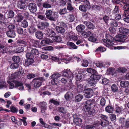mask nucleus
<instances>
[{
  "mask_svg": "<svg viewBox=\"0 0 129 129\" xmlns=\"http://www.w3.org/2000/svg\"><path fill=\"white\" fill-rule=\"evenodd\" d=\"M114 33H106L105 37L106 40L103 39V41L104 42L105 45L110 48H112V46L114 45V43L111 42V40H112L113 38L112 36L114 35Z\"/></svg>",
  "mask_w": 129,
  "mask_h": 129,
  "instance_id": "f257e3e1",
  "label": "nucleus"
},
{
  "mask_svg": "<svg viewBox=\"0 0 129 129\" xmlns=\"http://www.w3.org/2000/svg\"><path fill=\"white\" fill-rule=\"evenodd\" d=\"M78 71H74L72 73L70 71V69H65L61 72L62 75L68 77L69 78V82H70L73 79L74 75L77 74Z\"/></svg>",
  "mask_w": 129,
  "mask_h": 129,
  "instance_id": "f03ea898",
  "label": "nucleus"
},
{
  "mask_svg": "<svg viewBox=\"0 0 129 129\" xmlns=\"http://www.w3.org/2000/svg\"><path fill=\"white\" fill-rule=\"evenodd\" d=\"M61 76V74L58 73H54L50 76L52 79L51 83L53 85H56L58 84L59 81V78Z\"/></svg>",
  "mask_w": 129,
  "mask_h": 129,
  "instance_id": "7ed1b4c3",
  "label": "nucleus"
},
{
  "mask_svg": "<svg viewBox=\"0 0 129 129\" xmlns=\"http://www.w3.org/2000/svg\"><path fill=\"white\" fill-rule=\"evenodd\" d=\"M53 11L51 10H48L46 11L45 15L47 18L50 20L55 21V18L53 16Z\"/></svg>",
  "mask_w": 129,
  "mask_h": 129,
  "instance_id": "20e7f679",
  "label": "nucleus"
},
{
  "mask_svg": "<svg viewBox=\"0 0 129 129\" xmlns=\"http://www.w3.org/2000/svg\"><path fill=\"white\" fill-rule=\"evenodd\" d=\"M13 82L14 84L15 88L17 87L20 90H23L24 89V87L22 83L16 80L13 81Z\"/></svg>",
  "mask_w": 129,
  "mask_h": 129,
  "instance_id": "39448f33",
  "label": "nucleus"
},
{
  "mask_svg": "<svg viewBox=\"0 0 129 129\" xmlns=\"http://www.w3.org/2000/svg\"><path fill=\"white\" fill-rule=\"evenodd\" d=\"M28 7L30 11L32 13H35L37 10V6L34 3H29L28 6Z\"/></svg>",
  "mask_w": 129,
  "mask_h": 129,
  "instance_id": "423d86ee",
  "label": "nucleus"
},
{
  "mask_svg": "<svg viewBox=\"0 0 129 129\" xmlns=\"http://www.w3.org/2000/svg\"><path fill=\"white\" fill-rule=\"evenodd\" d=\"M61 26L63 27L66 28V29L58 26H57L56 27V29L58 32H64L66 31L65 30H67V25L63 22Z\"/></svg>",
  "mask_w": 129,
  "mask_h": 129,
  "instance_id": "0eeeda50",
  "label": "nucleus"
},
{
  "mask_svg": "<svg viewBox=\"0 0 129 129\" xmlns=\"http://www.w3.org/2000/svg\"><path fill=\"white\" fill-rule=\"evenodd\" d=\"M93 95V91L91 89H88L85 91L84 95L85 97L90 98Z\"/></svg>",
  "mask_w": 129,
  "mask_h": 129,
  "instance_id": "6e6552de",
  "label": "nucleus"
},
{
  "mask_svg": "<svg viewBox=\"0 0 129 129\" xmlns=\"http://www.w3.org/2000/svg\"><path fill=\"white\" fill-rule=\"evenodd\" d=\"M47 103L44 102H41L39 103V106L41 108V113H45V110L47 109Z\"/></svg>",
  "mask_w": 129,
  "mask_h": 129,
  "instance_id": "1a4fd4ad",
  "label": "nucleus"
},
{
  "mask_svg": "<svg viewBox=\"0 0 129 129\" xmlns=\"http://www.w3.org/2000/svg\"><path fill=\"white\" fill-rule=\"evenodd\" d=\"M107 73L108 74H111L113 76H116L117 75L116 71L115 72V69L113 68H110L107 70Z\"/></svg>",
  "mask_w": 129,
  "mask_h": 129,
  "instance_id": "9d476101",
  "label": "nucleus"
},
{
  "mask_svg": "<svg viewBox=\"0 0 129 129\" xmlns=\"http://www.w3.org/2000/svg\"><path fill=\"white\" fill-rule=\"evenodd\" d=\"M34 87H40L41 85V81L39 79H35L33 80Z\"/></svg>",
  "mask_w": 129,
  "mask_h": 129,
  "instance_id": "9b49d317",
  "label": "nucleus"
},
{
  "mask_svg": "<svg viewBox=\"0 0 129 129\" xmlns=\"http://www.w3.org/2000/svg\"><path fill=\"white\" fill-rule=\"evenodd\" d=\"M124 12L123 14V16H129V5H124L123 7Z\"/></svg>",
  "mask_w": 129,
  "mask_h": 129,
  "instance_id": "f8f14e48",
  "label": "nucleus"
},
{
  "mask_svg": "<svg viewBox=\"0 0 129 129\" xmlns=\"http://www.w3.org/2000/svg\"><path fill=\"white\" fill-rule=\"evenodd\" d=\"M94 101L93 100H89L86 101L85 103V108H86V107L91 108V106L94 104Z\"/></svg>",
  "mask_w": 129,
  "mask_h": 129,
  "instance_id": "ddd939ff",
  "label": "nucleus"
},
{
  "mask_svg": "<svg viewBox=\"0 0 129 129\" xmlns=\"http://www.w3.org/2000/svg\"><path fill=\"white\" fill-rule=\"evenodd\" d=\"M122 34H119L117 35L116 37L117 38L119 39L117 40V41H123V40L122 39L123 38H126L127 36L125 34H124V33H121Z\"/></svg>",
  "mask_w": 129,
  "mask_h": 129,
  "instance_id": "4468645a",
  "label": "nucleus"
},
{
  "mask_svg": "<svg viewBox=\"0 0 129 129\" xmlns=\"http://www.w3.org/2000/svg\"><path fill=\"white\" fill-rule=\"evenodd\" d=\"M42 7L45 8H51L52 7V5L50 4V1L47 0L43 3Z\"/></svg>",
  "mask_w": 129,
  "mask_h": 129,
  "instance_id": "2eb2a0df",
  "label": "nucleus"
},
{
  "mask_svg": "<svg viewBox=\"0 0 129 129\" xmlns=\"http://www.w3.org/2000/svg\"><path fill=\"white\" fill-rule=\"evenodd\" d=\"M25 3L22 1H18L17 4V7L18 8L20 9H24L25 7Z\"/></svg>",
  "mask_w": 129,
  "mask_h": 129,
  "instance_id": "dca6fc26",
  "label": "nucleus"
},
{
  "mask_svg": "<svg viewBox=\"0 0 129 129\" xmlns=\"http://www.w3.org/2000/svg\"><path fill=\"white\" fill-rule=\"evenodd\" d=\"M50 37H53V39L55 41L57 42H60L61 41V38L59 36H55V34H54L53 33L50 34Z\"/></svg>",
  "mask_w": 129,
  "mask_h": 129,
  "instance_id": "f3484780",
  "label": "nucleus"
},
{
  "mask_svg": "<svg viewBox=\"0 0 129 129\" xmlns=\"http://www.w3.org/2000/svg\"><path fill=\"white\" fill-rule=\"evenodd\" d=\"M85 29V26L83 25H79L77 26L76 30L78 32H86L83 31Z\"/></svg>",
  "mask_w": 129,
  "mask_h": 129,
  "instance_id": "a211bd4d",
  "label": "nucleus"
},
{
  "mask_svg": "<svg viewBox=\"0 0 129 129\" xmlns=\"http://www.w3.org/2000/svg\"><path fill=\"white\" fill-rule=\"evenodd\" d=\"M52 42V40L48 39L43 40L41 42V44L42 46H45L46 44H48Z\"/></svg>",
  "mask_w": 129,
  "mask_h": 129,
  "instance_id": "6ab92c4d",
  "label": "nucleus"
},
{
  "mask_svg": "<svg viewBox=\"0 0 129 129\" xmlns=\"http://www.w3.org/2000/svg\"><path fill=\"white\" fill-rule=\"evenodd\" d=\"M84 24L87 26L88 28L90 29H94L95 27L93 24L92 23L87 21H85L84 22Z\"/></svg>",
  "mask_w": 129,
  "mask_h": 129,
  "instance_id": "aec40b11",
  "label": "nucleus"
},
{
  "mask_svg": "<svg viewBox=\"0 0 129 129\" xmlns=\"http://www.w3.org/2000/svg\"><path fill=\"white\" fill-rule=\"evenodd\" d=\"M89 34V37L88 39L89 41L92 42H95L96 40V39L95 37V35L93 33H90Z\"/></svg>",
  "mask_w": 129,
  "mask_h": 129,
  "instance_id": "412c9836",
  "label": "nucleus"
},
{
  "mask_svg": "<svg viewBox=\"0 0 129 129\" xmlns=\"http://www.w3.org/2000/svg\"><path fill=\"white\" fill-rule=\"evenodd\" d=\"M120 85L122 87H126L129 85V82L127 81H121L120 82Z\"/></svg>",
  "mask_w": 129,
  "mask_h": 129,
  "instance_id": "4be33fe9",
  "label": "nucleus"
},
{
  "mask_svg": "<svg viewBox=\"0 0 129 129\" xmlns=\"http://www.w3.org/2000/svg\"><path fill=\"white\" fill-rule=\"evenodd\" d=\"M86 110L87 111L88 113L90 115L92 116L95 114V111L93 108H91L90 107L86 108Z\"/></svg>",
  "mask_w": 129,
  "mask_h": 129,
  "instance_id": "5701e85b",
  "label": "nucleus"
},
{
  "mask_svg": "<svg viewBox=\"0 0 129 129\" xmlns=\"http://www.w3.org/2000/svg\"><path fill=\"white\" fill-rule=\"evenodd\" d=\"M74 123L77 125H80L82 122L81 119L79 118H75L74 119Z\"/></svg>",
  "mask_w": 129,
  "mask_h": 129,
  "instance_id": "b1692460",
  "label": "nucleus"
},
{
  "mask_svg": "<svg viewBox=\"0 0 129 129\" xmlns=\"http://www.w3.org/2000/svg\"><path fill=\"white\" fill-rule=\"evenodd\" d=\"M61 56L62 57V58L61 59L63 62H65V61L69 62L71 59V57H69L68 55H62Z\"/></svg>",
  "mask_w": 129,
  "mask_h": 129,
  "instance_id": "393cba45",
  "label": "nucleus"
},
{
  "mask_svg": "<svg viewBox=\"0 0 129 129\" xmlns=\"http://www.w3.org/2000/svg\"><path fill=\"white\" fill-rule=\"evenodd\" d=\"M67 45L69 46L71 49H76L77 48V47L73 43L68 42L67 43Z\"/></svg>",
  "mask_w": 129,
  "mask_h": 129,
  "instance_id": "a878e982",
  "label": "nucleus"
},
{
  "mask_svg": "<svg viewBox=\"0 0 129 129\" xmlns=\"http://www.w3.org/2000/svg\"><path fill=\"white\" fill-rule=\"evenodd\" d=\"M127 70V69L124 67H120L117 69L116 71V72H122L124 73Z\"/></svg>",
  "mask_w": 129,
  "mask_h": 129,
  "instance_id": "bb28decb",
  "label": "nucleus"
},
{
  "mask_svg": "<svg viewBox=\"0 0 129 129\" xmlns=\"http://www.w3.org/2000/svg\"><path fill=\"white\" fill-rule=\"evenodd\" d=\"M73 94L70 91H68L66 94L65 95V97L66 100H68L71 99L72 97Z\"/></svg>",
  "mask_w": 129,
  "mask_h": 129,
  "instance_id": "cd10ccee",
  "label": "nucleus"
},
{
  "mask_svg": "<svg viewBox=\"0 0 129 129\" xmlns=\"http://www.w3.org/2000/svg\"><path fill=\"white\" fill-rule=\"evenodd\" d=\"M113 110V108L112 106H108L105 108L106 111L109 113H112Z\"/></svg>",
  "mask_w": 129,
  "mask_h": 129,
  "instance_id": "c85d7f7f",
  "label": "nucleus"
},
{
  "mask_svg": "<svg viewBox=\"0 0 129 129\" xmlns=\"http://www.w3.org/2000/svg\"><path fill=\"white\" fill-rule=\"evenodd\" d=\"M83 97V96L81 94H78L75 97V101L76 102H78L81 101Z\"/></svg>",
  "mask_w": 129,
  "mask_h": 129,
  "instance_id": "c756f323",
  "label": "nucleus"
},
{
  "mask_svg": "<svg viewBox=\"0 0 129 129\" xmlns=\"http://www.w3.org/2000/svg\"><path fill=\"white\" fill-rule=\"evenodd\" d=\"M23 16L20 14H18L15 18L17 22H20L23 19Z\"/></svg>",
  "mask_w": 129,
  "mask_h": 129,
  "instance_id": "7c9ffc66",
  "label": "nucleus"
},
{
  "mask_svg": "<svg viewBox=\"0 0 129 129\" xmlns=\"http://www.w3.org/2000/svg\"><path fill=\"white\" fill-rule=\"evenodd\" d=\"M83 85L79 84H78L77 86V92H80L82 91L83 89Z\"/></svg>",
  "mask_w": 129,
  "mask_h": 129,
  "instance_id": "2f4dec72",
  "label": "nucleus"
},
{
  "mask_svg": "<svg viewBox=\"0 0 129 129\" xmlns=\"http://www.w3.org/2000/svg\"><path fill=\"white\" fill-rule=\"evenodd\" d=\"M37 26L39 29H43L45 28L46 25L45 23L41 22L39 23Z\"/></svg>",
  "mask_w": 129,
  "mask_h": 129,
  "instance_id": "473e14b6",
  "label": "nucleus"
},
{
  "mask_svg": "<svg viewBox=\"0 0 129 129\" xmlns=\"http://www.w3.org/2000/svg\"><path fill=\"white\" fill-rule=\"evenodd\" d=\"M17 76L16 73L15 72L9 75L8 78V79L10 80H11L16 78Z\"/></svg>",
  "mask_w": 129,
  "mask_h": 129,
  "instance_id": "72a5a7b5",
  "label": "nucleus"
},
{
  "mask_svg": "<svg viewBox=\"0 0 129 129\" xmlns=\"http://www.w3.org/2000/svg\"><path fill=\"white\" fill-rule=\"evenodd\" d=\"M82 77L83 75L82 73H78L76 76V81H80L82 79Z\"/></svg>",
  "mask_w": 129,
  "mask_h": 129,
  "instance_id": "f704fd0d",
  "label": "nucleus"
},
{
  "mask_svg": "<svg viewBox=\"0 0 129 129\" xmlns=\"http://www.w3.org/2000/svg\"><path fill=\"white\" fill-rule=\"evenodd\" d=\"M86 71L88 73L91 74H94L96 73V72L95 70L91 68H87Z\"/></svg>",
  "mask_w": 129,
  "mask_h": 129,
  "instance_id": "c9c22d12",
  "label": "nucleus"
},
{
  "mask_svg": "<svg viewBox=\"0 0 129 129\" xmlns=\"http://www.w3.org/2000/svg\"><path fill=\"white\" fill-rule=\"evenodd\" d=\"M33 61L34 60L33 59H27L25 60V65L27 66H29L32 63Z\"/></svg>",
  "mask_w": 129,
  "mask_h": 129,
  "instance_id": "e433bc0d",
  "label": "nucleus"
},
{
  "mask_svg": "<svg viewBox=\"0 0 129 129\" xmlns=\"http://www.w3.org/2000/svg\"><path fill=\"white\" fill-rule=\"evenodd\" d=\"M6 18L5 16H3L0 19V24L2 25H6Z\"/></svg>",
  "mask_w": 129,
  "mask_h": 129,
  "instance_id": "4c0bfd02",
  "label": "nucleus"
},
{
  "mask_svg": "<svg viewBox=\"0 0 129 129\" xmlns=\"http://www.w3.org/2000/svg\"><path fill=\"white\" fill-rule=\"evenodd\" d=\"M91 78L95 80H98L100 79L101 77L100 75H97L96 74H94L91 75Z\"/></svg>",
  "mask_w": 129,
  "mask_h": 129,
  "instance_id": "58836bf2",
  "label": "nucleus"
},
{
  "mask_svg": "<svg viewBox=\"0 0 129 129\" xmlns=\"http://www.w3.org/2000/svg\"><path fill=\"white\" fill-rule=\"evenodd\" d=\"M88 8L86 6H85L84 5H81L79 7V10L83 12H86L87 10V9Z\"/></svg>",
  "mask_w": 129,
  "mask_h": 129,
  "instance_id": "ea45409f",
  "label": "nucleus"
},
{
  "mask_svg": "<svg viewBox=\"0 0 129 129\" xmlns=\"http://www.w3.org/2000/svg\"><path fill=\"white\" fill-rule=\"evenodd\" d=\"M24 50L23 47H20L17 48L14 50V52L16 53H19L23 52Z\"/></svg>",
  "mask_w": 129,
  "mask_h": 129,
  "instance_id": "a19ab883",
  "label": "nucleus"
},
{
  "mask_svg": "<svg viewBox=\"0 0 129 129\" xmlns=\"http://www.w3.org/2000/svg\"><path fill=\"white\" fill-rule=\"evenodd\" d=\"M21 26L24 28L27 27L28 25V22L26 20H24L21 23Z\"/></svg>",
  "mask_w": 129,
  "mask_h": 129,
  "instance_id": "79ce46f5",
  "label": "nucleus"
},
{
  "mask_svg": "<svg viewBox=\"0 0 129 129\" xmlns=\"http://www.w3.org/2000/svg\"><path fill=\"white\" fill-rule=\"evenodd\" d=\"M88 82L91 86H94L96 83L95 80L91 78V79L89 80Z\"/></svg>",
  "mask_w": 129,
  "mask_h": 129,
  "instance_id": "37998d69",
  "label": "nucleus"
},
{
  "mask_svg": "<svg viewBox=\"0 0 129 129\" xmlns=\"http://www.w3.org/2000/svg\"><path fill=\"white\" fill-rule=\"evenodd\" d=\"M99 118H101V119L103 120V121H108V117L106 115L102 114L98 116Z\"/></svg>",
  "mask_w": 129,
  "mask_h": 129,
  "instance_id": "c03bdc74",
  "label": "nucleus"
},
{
  "mask_svg": "<svg viewBox=\"0 0 129 129\" xmlns=\"http://www.w3.org/2000/svg\"><path fill=\"white\" fill-rule=\"evenodd\" d=\"M68 80L69 81V78L64 77L62 78L61 79V82L64 84H65L67 81Z\"/></svg>",
  "mask_w": 129,
  "mask_h": 129,
  "instance_id": "a18cd8bd",
  "label": "nucleus"
},
{
  "mask_svg": "<svg viewBox=\"0 0 129 129\" xmlns=\"http://www.w3.org/2000/svg\"><path fill=\"white\" fill-rule=\"evenodd\" d=\"M14 12L12 10L9 11L8 13L7 17L9 18H12L14 16Z\"/></svg>",
  "mask_w": 129,
  "mask_h": 129,
  "instance_id": "49530a36",
  "label": "nucleus"
},
{
  "mask_svg": "<svg viewBox=\"0 0 129 129\" xmlns=\"http://www.w3.org/2000/svg\"><path fill=\"white\" fill-rule=\"evenodd\" d=\"M15 27V26L13 25H10L8 26V28L9 29V31L7 32H13L14 31V29Z\"/></svg>",
  "mask_w": 129,
  "mask_h": 129,
  "instance_id": "de8ad7c7",
  "label": "nucleus"
},
{
  "mask_svg": "<svg viewBox=\"0 0 129 129\" xmlns=\"http://www.w3.org/2000/svg\"><path fill=\"white\" fill-rule=\"evenodd\" d=\"M12 59L13 61L16 63H18L20 61L19 57L17 56H14Z\"/></svg>",
  "mask_w": 129,
  "mask_h": 129,
  "instance_id": "09e8293b",
  "label": "nucleus"
},
{
  "mask_svg": "<svg viewBox=\"0 0 129 129\" xmlns=\"http://www.w3.org/2000/svg\"><path fill=\"white\" fill-rule=\"evenodd\" d=\"M17 42L19 43L20 45L24 46H26L27 44L26 42L23 40H18Z\"/></svg>",
  "mask_w": 129,
  "mask_h": 129,
  "instance_id": "8fccbe9b",
  "label": "nucleus"
},
{
  "mask_svg": "<svg viewBox=\"0 0 129 129\" xmlns=\"http://www.w3.org/2000/svg\"><path fill=\"white\" fill-rule=\"evenodd\" d=\"M111 88L112 91L114 92H117L118 89L117 86L114 84H113L112 85Z\"/></svg>",
  "mask_w": 129,
  "mask_h": 129,
  "instance_id": "3c124183",
  "label": "nucleus"
},
{
  "mask_svg": "<svg viewBox=\"0 0 129 129\" xmlns=\"http://www.w3.org/2000/svg\"><path fill=\"white\" fill-rule=\"evenodd\" d=\"M83 2V4L85 6H86L88 8H89L90 7V5L89 2L87 0H84L82 1Z\"/></svg>",
  "mask_w": 129,
  "mask_h": 129,
  "instance_id": "603ef678",
  "label": "nucleus"
},
{
  "mask_svg": "<svg viewBox=\"0 0 129 129\" xmlns=\"http://www.w3.org/2000/svg\"><path fill=\"white\" fill-rule=\"evenodd\" d=\"M36 36L37 38L41 39L43 37V33H36Z\"/></svg>",
  "mask_w": 129,
  "mask_h": 129,
  "instance_id": "864d4df0",
  "label": "nucleus"
},
{
  "mask_svg": "<svg viewBox=\"0 0 129 129\" xmlns=\"http://www.w3.org/2000/svg\"><path fill=\"white\" fill-rule=\"evenodd\" d=\"M81 57V56H78L74 55L73 56L72 58L74 59L77 62H79L81 61L80 58Z\"/></svg>",
  "mask_w": 129,
  "mask_h": 129,
  "instance_id": "5fc2aeb1",
  "label": "nucleus"
},
{
  "mask_svg": "<svg viewBox=\"0 0 129 129\" xmlns=\"http://www.w3.org/2000/svg\"><path fill=\"white\" fill-rule=\"evenodd\" d=\"M18 67V64L15 63L11 64L10 66V68L11 69H14L17 68Z\"/></svg>",
  "mask_w": 129,
  "mask_h": 129,
  "instance_id": "6e6d98bb",
  "label": "nucleus"
},
{
  "mask_svg": "<svg viewBox=\"0 0 129 129\" xmlns=\"http://www.w3.org/2000/svg\"><path fill=\"white\" fill-rule=\"evenodd\" d=\"M119 32H129V30L128 29L124 28L123 27H121L119 28Z\"/></svg>",
  "mask_w": 129,
  "mask_h": 129,
  "instance_id": "4d7b16f0",
  "label": "nucleus"
},
{
  "mask_svg": "<svg viewBox=\"0 0 129 129\" xmlns=\"http://www.w3.org/2000/svg\"><path fill=\"white\" fill-rule=\"evenodd\" d=\"M26 56L28 59H33L34 57V55L31 52L30 53H27L26 54Z\"/></svg>",
  "mask_w": 129,
  "mask_h": 129,
  "instance_id": "13d9d810",
  "label": "nucleus"
},
{
  "mask_svg": "<svg viewBox=\"0 0 129 129\" xmlns=\"http://www.w3.org/2000/svg\"><path fill=\"white\" fill-rule=\"evenodd\" d=\"M7 36L11 38H13L15 37L16 36L15 33H6Z\"/></svg>",
  "mask_w": 129,
  "mask_h": 129,
  "instance_id": "bf43d9fd",
  "label": "nucleus"
},
{
  "mask_svg": "<svg viewBox=\"0 0 129 129\" xmlns=\"http://www.w3.org/2000/svg\"><path fill=\"white\" fill-rule=\"evenodd\" d=\"M17 76L22 75L24 73V71L22 68L20 69L17 72H15Z\"/></svg>",
  "mask_w": 129,
  "mask_h": 129,
  "instance_id": "052dcab7",
  "label": "nucleus"
},
{
  "mask_svg": "<svg viewBox=\"0 0 129 129\" xmlns=\"http://www.w3.org/2000/svg\"><path fill=\"white\" fill-rule=\"evenodd\" d=\"M51 127L53 128H56V126L60 127L61 126V124L58 123H54L51 124Z\"/></svg>",
  "mask_w": 129,
  "mask_h": 129,
  "instance_id": "680f3d73",
  "label": "nucleus"
},
{
  "mask_svg": "<svg viewBox=\"0 0 129 129\" xmlns=\"http://www.w3.org/2000/svg\"><path fill=\"white\" fill-rule=\"evenodd\" d=\"M67 12V10L66 8H64L60 10L59 11V13L61 15L64 14Z\"/></svg>",
  "mask_w": 129,
  "mask_h": 129,
  "instance_id": "e2e57ef3",
  "label": "nucleus"
},
{
  "mask_svg": "<svg viewBox=\"0 0 129 129\" xmlns=\"http://www.w3.org/2000/svg\"><path fill=\"white\" fill-rule=\"evenodd\" d=\"M110 24L112 26L117 27L118 26L117 22L114 20H112Z\"/></svg>",
  "mask_w": 129,
  "mask_h": 129,
  "instance_id": "0e129e2a",
  "label": "nucleus"
},
{
  "mask_svg": "<svg viewBox=\"0 0 129 129\" xmlns=\"http://www.w3.org/2000/svg\"><path fill=\"white\" fill-rule=\"evenodd\" d=\"M39 120L41 124L43 126V127L45 128H47L46 126L47 125L46 124V123L44 121L43 119L41 118H40L39 119Z\"/></svg>",
  "mask_w": 129,
  "mask_h": 129,
  "instance_id": "69168bd1",
  "label": "nucleus"
},
{
  "mask_svg": "<svg viewBox=\"0 0 129 129\" xmlns=\"http://www.w3.org/2000/svg\"><path fill=\"white\" fill-rule=\"evenodd\" d=\"M88 62L87 60H83L81 65L83 67H86L88 65Z\"/></svg>",
  "mask_w": 129,
  "mask_h": 129,
  "instance_id": "338daca9",
  "label": "nucleus"
},
{
  "mask_svg": "<svg viewBox=\"0 0 129 129\" xmlns=\"http://www.w3.org/2000/svg\"><path fill=\"white\" fill-rule=\"evenodd\" d=\"M119 11V10L118 9V7L117 6H116L115 7V8L112 11V13L113 14H115L116 13H118Z\"/></svg>",
  "mask_w": 129,
  "mask_h": 129,
  "instance_id": "774afa93",
  "label": "nucleus"
}]
</instances>
